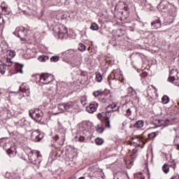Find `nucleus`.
<instances>
[{
    "label": "nucleus",
    "mask_w": 179,
    "mask_h": 179,
    "mask_svg": "<svg viewBox=\"0 0 179 179\" xmlns=\"http://www.w3.org/2000/svg\"><path fill=\"white\" fill-rule=\"evenodd\" d=\"M169 101H170V98L169 97V96L164 95V96H162V104H169Z\"/></svg>",
    "instance_id": "20"
},
{
    "label": "nucleus",
    "mask_w": 179,
    "mask_h": 179,
    "mask_svg": "<svg viewBox=\"0 0 179 179\" xmlns=\"http://www.w3.org/2000/svg\"><path fill=\"white\" fill-rule=\"evenodd\" d=\"M5 151L7 152V154L10 157H15L16 156V153H17V150H16L15 145H11L10 143H7L6 145L3 146Z\"/></svg>",
    "instance_id": "10"
},
{
    "label": "nucleus",
    "mask_w": 179,
    "mask_h": 179,
    "mask_svg": "<svg viewBox=\"0 0 179 179\" xmlns=\"http://www.w3.org/2000/svg\"><path fill=\"white\" fill-rule=\"evenodd\" d=\"M24 30L22 31H19L20 33V37L21 36H26V29L23 27Z\"/></svg>",
    "instance_id": "37"
},
{
    "label": "nucleus",
    "mask_w": 179,
    "mask_h": 179,
    "mask_svg": "<svg viewBox=\"0 0 179 179\" xmlns=\"http://www.w3.org/2000/svg\"><path fill=\"white\" fill-rule=\"evenodd\" d=\"M55 142H57L60 146H62L65 142V133L61 134V135L56 134L53 138Z\"/></svg>",
    "instance_id": "14"
},
{
    "label": "nucleus",
    "mask_w": 179,
    "mask_h": 179,
    "mask_svg": "<svg viewBox=\"0 0 179 179\" xmlns=\"http://www.w3.org/2000/svg\"><path fill=\"white\" fill-rule=\"evenodd\" d=\"M113 179H129V178L127 175H122L120 176H117L116 175L114 176Z\"/></svg>",
    "instance_id": "30"
},
{
    "label": "nucleus",
    "mask_w": 179,
    "mask_h": 179,
    "mask_svg": "<svg viewBox=\"0 0 179 179\" xmlns=\"http://www.w3.org/2000/svg\"><path fill=\"white\" fill-rule=\"evenodd\" d=\"M134 142H131V145H134V146H138L140 148H143L145 146V143H146V140L141 136H136L133 138Z\"/></svg>",
    "instance_id": "12"
},
{
    "label": "nucleus",
    "mask_w": 179,
    "mask_h": 179,
    "mask_svg": "<svg viewBox=\"0 0 179 179\" xmlns=\"http://www.w3.org/2000/svg\"><path fill=\"white\" fill-rule=\"evenodd\" d=\"M37 76L39 78V82L43 85H48V83H51L54 80V76L47 73L38 75Z\"/></svg>",
    "instance_id": "7"
},
{
    "label": "nucleus",
    "mask_w": 179,
    "mask_h": 179,
    "mask_svg": "<svg viewBox=\"0 0 179 179\" xmlns=\"http://www.w3.org/2000/svg\"><path fill=\"white\" fill-rule=\"evenodd\" d=\"M29 116L32 118V120H34L36 122H41V120H43V117L44 115V113H43V110L41 109H32L29 110Z\"/></svg>",
    "instance_id": "5"
},
{
    "label": "nucleus",
    "mask_w": 179,
    "mask_h": 179,
    "mask_svg": "<svg viewBox=\"0 0 179 179\" xmlns=\"http://www.w3.org/2000/svg\"><path fill=\"white\" fill-rule=\"evenodd\" d=\"M59 61V57L58 56H52L50 58V62H58Z\"/></svg>",
    "instance_id": "32"
},
{
    "label": "nucleus",
    "mask_w": 179,
    "mask_h": 179,
    "mask_svg": "<svg viewBox=\"0 0 179 179\" xmlns=\"http://www.w3.org/2000/svg\"><path fill=\"white\" fill-rule=\"evenodd\" d=\"M125 125H127V122H124L122 123V127H125Z\"/></svg>",
    "instance_id": "44"
},
{
    "label": "nucleus",
    "mask_w": 179,
    "mask_h": 179,
    "mask_svg": "<svg viewBox=\"0 0 179 179\" xmlns=\"http://www.w3.org/2000/svg\"><path fill=\"white\" fill-rule=\"evenodd\" d=\"M115 107H117V104L112 103L111 105H108L106 108V113L102 112L97 114V117L99 120H101L102 118H103L104 125L106 128H108V129L111 128L110 118H111L112 113H114L115 111H120L119 106L117 108V109L114 110Z\"/></svg>",
    "instance_id": "1"
},
{
    "label": "nucleus",
    "mask_w": 179,
    "mask_h": 179,
    "mask_svg": "<svg viewBox=\"0 0 179 179\" xmlns=\"http://www.w3.org/2000/svg\"><path fill=\"white\" fill-rule=\"evenodd\" d=\"M52 30L55 36H58L61 40L68 38V29L64 25L55 26Z\"/></svg>",
    "instance_id": "3"
},
{
    "label": "nucleus",
    "mask_w": 179,
    "mask_h": 179,
    "mask_svg": "<svg viewBox=\"0 0 179 179\" xmlns=\"http://www.w3.org/2000/svg\"><path fill=\"white\" fill-rule=\"evenodd\" d=\"M159 10L168 13L169 16L172 17H176L177 16V8L174 5L169 3L167 0H162L161 2L157 6Z\"/></svg>",
    "instance_id": "2"
},
{
    "label": "nucleus",
    "mask_w": 179,
    "mask_h": 179,
    "mask_svg": "<svg viewBox=\"0 0 179 179\" xmlns=\"http://www.w3.org/2000/svg\"><path fill=\"white\" fill-rule=\"evenodd\" d=\"M88 51H90V48H88Z\"/></svg>",
    "instance_id": "48"
},
{
    "label": "nucleus",
    "mask_w": 179,
    "mask_h": 179,
    "mask_svg": "<svg viewBox=\"0 0 179 179\" xmlns=\"http://www.w3.org/2000/svg\"><path fill=\"white\" fill-rule=\"evenodd\" d=\"M101 103H107V99L106 98H102L101 99Z\"/></svg>",
    "instance_id": "42"
},
{
    "label": "nucleus",
    "mask_w": 179,
    "mask_h": 179,
    "mask_svg": "<svg viewBox=\"0 0 179 179\" xmlns=\"http://www.w3.org/2000/svg\"><path fill=\"white\" fill-rule=\"evenodd\" d=\"M78 50L79 51H81V52H83L86 51V45L83 43H80L78 46Z\"/></svg>",
    "instance_id": "28"
},
{
    "label": "nucleus",
    "mask_w": 179,
    "mask_h": 179,
    "mask_svg": "<svg viewBox=\"0 0 179 179\" xmlns=\"http://www.w3.org/2000/svg\"><path fill=\"white\" fill-rule=\"evenodd\" d=\"M97 107H99V103L93 102L90 103L89 106H87L86 110L87 113H90V114H93V113L97 110Z\"/></svg>",
    "instance_id": "15"
},
{
    "label": "nucleus",
    "mask_w": 179,
    "mask_h": 179,
    "mask_svg": "<svg viewBox=\"0 0 179 179\" xmlns=\"http://www.w3.org/2000/svg\"><path fill=\"white\" fill-rule=\"evenodd\" d=\"M2 139H3V138L0 139V143H2Z\"/></svg>",
    "instance_id": "46"
},
{
    "label": "nucleus",
    "mask_w": 179,
    "mask_h": 179,
    "mask_svg": "<svg viewBox=\"0 0 179 179\" xmlns=\"http://www.w3.org/2000/svg\"><path fill=\"white\" fill-rule=\"evenodd\" d=\"M28 90H29V88L23 89V88H22V87H20V92H27Z\"/></svg>",
    "instance_id": "38"
},
{
    "label": "nucleus",
    "mask_w": 179,
    "mask_h": 179,
    "mask_svg": "<svg viewBox=\"0 0 179 179\" xmlns=\"http://www.w3.org/2000/svg\"><path fill=\"white\" fill-rule=\"evenodd\" d=\"M115 78V73L113 71L111 72L110 75L108 77V81L109 85H111V82L110 80H114Z\"/></svg>",
    "instance_id": "22"
},
{
    "label": "nucleus",
    "mask_w": 179,
    "mask_h": 179,
    "mask_svg": "<svg viewBox=\"0 0 179 179\" xmlns=\"http://www.w3.org/2000/svg\"><path fill=\"white\" fill-rule=\"evenodd\" d=\"M147 92H149V89H148V90H147Z\"/></svg>",
    "instance_id": "49"
},
{
    "label": "nucleus",
    "mask_w": 179,
    "mask_h": 179,
    "mask_svg": "<svg viewBox=\"0 0 179 179\" xmlns=\"http://www.w3.org/2000/svg\"><path fill=\"white\" fill-rule=\"evenodd\" d=\"M15 66L16 71L18 73H23V66H24V65L17 62L15 63Z\"/></svg>",
    "instance_id": "19"
},
{
    "label": "nucleus",
    "mask_w": 179,
    "mask_h": 179,
    "mask_svg": "<svg viewBox=\"0 0 179 179\" xmlns=\"http://www.w3.org/2000/svg\"><path fill=\"white\" fill-rule=\"evenodd\" d=\"M122 114L124 115L125 117H127V118H129V120H132V117H131V115H132V112L136 111V108L131 106L130 108H128L127 106V104H123L121 107Z\"/></svg>",
    "instance_id": "8"
},
{
    "label": "nucleus",
    "mask_w": 179,
    "mask_h": 179,
    "mask_svg": "<svg viewBox=\"0 0 179 179\" xmlns=\"http://www.w3.org/2000/svg\"><path fill=\"white\" fill-rule=\"evenodd\" d=\"M13 64V63L12 62L10 58L8 57L6 59V66H12Z\"/></svg>",
    "instance_id": "29"
},
{
    "label": "nucleus",
    "mask_w": 179,
    "mask_h": 179,
    "mask_svg": "<svg viewBox=\"0 0 179 179\" xmlns=\"http://www.w3.org/2000/svg\"><path fill=\"white\" fill-rule=\"evenodd\" d=\"M161 27H162V22H160V20H155L151 23V27L152 29H159Z\"/></svg>",
    "instance_id": "18"
},
{
    "label": "nucleus",
    "mask_w": 179,
    "mask_h": 179,
    "mask_svg": "<svg viewBox=\"0 0 179 179\" xmlns=\"http://www.w3.org/2000/svg\"><path fill=\"white\" fill-rule=\"evenodd\" d=\"M76 139L79 141V142H85V136H79L78 137H76Z\"/></svg>",
    "instance_id": "36"
},
{
    "label": "nucleus",
    "mask_w": 179,
    "mask_h": 179,
    "mask_svg": "<svg viewBox=\"0 0 179 179\" xmlns=\"http://www.w3.org/2000/svg\"><path fill=\"white\" fill-rule=\"evenodd\" d=\"M159 135V131L152 132L148 134L149 139H152L153 138H156Z\"/></svg>",
    "instance_id": "26"
},
{
    "label": "nucleus",
    "mask_w": 179,
    "mask_h": 179,
    "mask_svg": "<svg viewBox=\"0 0 179 179\" xmlns=\"http://www.w3.org/2000/svg\"><path fill=\"white\" fill-rule=\"evenodd\" d=\"M28 159L30 163L37 166L38 169L40 164L41 163V155H40V152H33V151H31L28 155Z\"/></svg>",
    "instance_id": "4"
},
{
    "label": "nucleus",
    "mask_w": 179,
    "mask_h": 179,
    "mask_svg": "<svg viewBox=\"0 0 179 179\" xmlns=\"http://www.w3.org/2000/svg\"><path fill=\"white\" fill-rule=\"evenodd\" d=\"M30 132V139L32 142H40L44 138V134L40 132L38 129L31 130Z\"/></svg>",
    "instance_id": "9"
},
{
    "label": "nucleus",
    "mask_w": 179,
    "mask_h": 179,
    "mask_svg": "<svg viewBox=\"0 0 179 179\" xmlns=\"http://www.w3.org/2000/svg\"><path fill=\"white\" fill-rule=\"evenodd\" d=\"M23 13H26V10H22Z\"/></svg>",
    "instance_id": "47"
},
{
    "label": "nucleus",
    "mask_w": 179,
    "mask_h": 179,
    "mask_svg": "<svg viewBox=\"0 0 179 179\" xmlns=\"http://www.w3.org/2000/svg\"><path fill=\"white\" fill-rule=\"evenodd\" d=\"M91 30H99V25L96 23H92L90 26Z\"/></svg>",
    "instance_id": "34"
},
{
    "label": "nucleus",
    "mask_w": 179,
    "mask_h": 179,
    "mask_svg": "<svg viewBox=\"0 0 179 179\" xmlns=\"http://www.w3.org/2000/svg\"><path fill=\"white\" fill-rule=\"evenodd\" d=\"M7 9H8V7H6V6L3 7V10H6Z\"/></svg>",
    "instance_id": "43"
},
{
    "label": "nucleus",
    "mask_w": 179,
    "mask_h": 179,
    "mask_svg": "<svg viewBox=\"0 0 179 179\" xmlns=\"http://www.w3.org/2000/svg\"><path fill=\"white\" fill-rule=\"evenodd\" d=\"M103 91H101V90H99L93 92V96H94V97H99V96H103Z\"/></svg>",
    "instance_id": "25"
},
{
    "label": "nucleus",
    "mask_w": 179,
    "mask_h": 179,
    "mask_svg": "<svg viewBox=\"0 0 179 179\" xmlns=\"http://www.w3.org/2000/svg\"><path fill=\"white\" fill-rule=\"evenodd\" d=\"M170 167H172L173 170L177 169V163H176V161H171V162H169V164H164L162 166V171H164L165 174H169Z\"/></svg>",
    "instance_id": "13"
},
{
    "label": "nucleus",
    "mask_w": 179,
    "mask_h": 179,
    "mask_svg": "<svg viewBox=\"0 0 179 179\" xmlns=\"http://www.w3.org/2000/svg\"><path fill=\"white\" fill-rule=\"evenodd\" d=\"M134 55H135L136 57H139L140 58H142V53L136 52V53L134 54Z\"/></svg>",
    "instance_id": "39"
},
{
    "label": "nucleus",
    "mask_w": 179,
    "mask_h": 179,
    "mask_svg": "<svg viewBox=\"0 0 179 179\" xmlns=\"http://www.w3.org/2000/svg\"><path fill=\"white\" fill-rule=\"evenodd\" d=\"M8 55L10 58H13L16 55V52H15V50L8 51Z\"/></svg>",
    "instance_id": "31"
},
{
    "label": "nucleus",
    "mask_w": 179,
    "mask_h": 179,
    "mask_svg": "<svg viewBox=\"0 0 179 179\" xmlns=\"http://www.w3.org/2000/svg\"><path fill=\"white\" fill-rule=\"evenodd\" d=\"M178 69H172L169 72V82L173 83L176 86H179Z\"/></svg>",
    "instance_id": "6"
},
{
    "label": "nucleus",
    "mask_w": 179,
    "mask_h": 179,
    "mask_svg": "<svg viewBox=\"0 0 179 179\" xmlns=\"http://www.w3.org/2000/svg\"><path fill=\"white\" fill-rule=\"evenodd\" d=\"M73 107H75V103L73 101L59 103L58 105V109L61 110V111H69V110H72Z\"/></svg>",
    "instance_id": "11"
},
{
    "label": "nucleus",
    "mask_w": 179,
    "mask_h": 179,
    "mask_svg": "<svg viewBox=\"0 0 179 179\" xmlns=\"http://www.w3.org/2000/svg\"><path fill=\"white\" fill-rule=\"evenodd\" d=\"M102 80H103V76H101V74H100V73H96V82H101Z\"/></svg>",
    "instance_id": "33"
},
{
    "label": "nucleus",
    "mask_w": 179,
    "mask_h": 179,
    "mask_svg": "<svg viewBox=\"0 0 179 179\" xmlns=\"http://www.w3.org/2000/svg\"><path fill=\"white\" fill-rule=\"evenodd\" d=\"M6 72V66L5 64H1L0 65V73L1 75H3Z\"/></svg>",
    "instance_id": "27"
},
{
    "label": "nucleus",
    "mask_w": 179,
    "mask_h": 179,
    "mask_svg": "<svg viewBox=\"0 0 179 179\" xmlns=\"http://www.w3.org/2000/svg\"><path fill=\"white\" fill-rule=\"evenodd\" d=\"M136 152H137L136 150H133V153H136Z\"/></svg>",
    "instance_id": "45"
},
{
    "label": "nucleus",
    "mask_w": 179,
    "mask_h": 179,
    "mask_svg": "<svg viewBox=\"0 0 179 179\" xmlns=\"http://www.w3.org/2000/svg\"><path fill=\"white\" fill-rule=\"evenodd\" d=\"M96 131L99 134H103V132L104 131V128H103L101 125H98Z\"/></svg>",
    "instance_id": "35"
},
{
    "label": "nucleus",
    "mask_w": 179,
    "mask_h": 179,
    "mask_svg": "<svg viewBox=\"0 0 179 179\" xmlns=\"http://www.w3.org/2000/svg\"><path fill=\"white\" fill-rule=\"evenodd\" d=\"M3 22H4V20H2V23L0 22V29H3V27H4V24H3Z\"/></svg>",
    "instance_id": "41"
},
{
    "label": "nucleus",
    "mask_w": 179,
    "mask_h": 179,
    "mask_svg": "<svg viewBox=\"0 0 179 179\" xmlns=\"http://www.w3.org/2000/svg\"><path fill=\"white\" fill-rule=\"evenodd\" d=\"M0 94H2V93H1V92H0Z\"/></svg>",
    "instance_id": "50"
},
{
    "label": "nucleus",
    "mask_w": 179,
    "mask_h": 179,
    "mask_svg": "<svg viewBox=\"0 0 179 179\" xmlns=\"http://www.w3.org/2000/svg\"><path fill=\"white\" fill-rule=\"evenodd\" d=\"M27 1H29V0H27Z\"/></svg>",
    "instance_id": "51"
},
{
    "label": "nucleus",
    "mask_w": 179,
    "mask_h": 179,
    "mask_svg": "<svg viewBox=\"0 0 179 179\" xmlns=\"http://www.w3.org/2000/svg\"><path fill=\"white\" fill-rule=\"evenodd\" d=\"M38 59L40 61V62H45V61H48V56L41 55L38 57Z\"/></svg>",
    "instance_id": "23"
},
{
    "label": "nucleus",
    "mask_w": 179,
    "mask_h": 179,
    "mask_svg": "<svg viewBox=\"0 0 179 179\" xmlns=\"http://www.w3.org/2000/svg\"><path fill=\"white\" fill-rule=\"evenodd\" d=\"M24 29L23 27H18L15 29V30L13 32V34H14V36H16L17 37H18L19 38H21L22 41H24V38L20 37V33H19V31H23Z\"/></svg>",
    "instance_id": "17"
},
{
    "label": "nucleus",
    "mask_w": 179,
    "mask_h": 179,
    "mask_svg": "<svg viewBox=\"0 0 179 179\" xmlns=\"http://www.w3.org/2000/svg\"><path fill=\"white\" fill-rule=\"evenodd\" d=\"M171 179H179V176L178 174H175Z\"/></svg>",
    "instance_id": "40"
},
{
    "label": "nucleus",
    "mask_w": 179,
    "mask_h": 179,
    "mask_svg": "<svg viewBox=\"0 0 179 179\" xmlns=\"http://www.w3.org/2000/svg\"><path fill=\"white\" fill-rule=\"evenodd\" d=\"M127 93H128L129 96H135V94H136V91H135V90H134V88H132V87H129L127 89Z\"/></svg>",
    "instance_id": "21"
},
{
    "label": "nucleus",
    "mask_w": 179,
    "mask_h": 179,
    "mask_svg": "<svg viewBox=\"0 0 179 179\" xmlns=\"http://www.w3.org/2000/svg\"><path fill=\"white\" fill-rule=\"evenodd\" d=\"M143 125H145V121L140 120L136 121L134 124L131 125V128H136L137 129H141V128H143Z\"/></svg>",
    "instance_id": "16"
},
{
    "label": "nucleus",
    "mask_w": 179,
    "mask_h": 179,
    "mask_svg": "<svg viewBox=\"0 0 179 179\" xmlns=\"http://www.w3.org/2000/svg\"><path fill=\"white\" fill-rule=\"evenodd\" d=\"M95 143L98 146H101V145H103L104 143V139L101 138H95Z\"/></svg>",
    "instance_id": "24"
}]
</instances>
